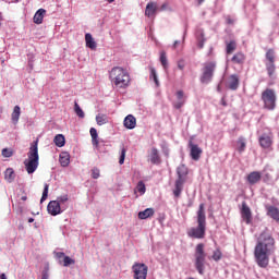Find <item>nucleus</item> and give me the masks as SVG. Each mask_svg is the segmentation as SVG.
<instances>
[{
  "label": "nucleus",
  "instance_id": "13d9d810",
  "mask_svg": "<svg viewBox=\"0 0 279 279\" xmlns=\"http://www.w3.org/2000/svg\"><path fill=\"white\" fill-rule=\"evenodd\" d=\"M217 89H218L219 93H221V86L220 85H218Z\"/></svg>",
  "mask_w": 279,
  "mask_h": 279
},
{
  "label": "nucleus",
  "instance_id": "6e6552de",
  "mask_svg": "<svg viewBox=\"0 0 279 279\" xmlns=\"http://www.w3.org/2000/svg\"><path fill=\"white\" fill-rule=\"evenodd\" d=\"M186 175H189V168L186 166L181 165L178 167V177L179 180L177 181L175 185V197H180V193H182V186L184 182H186Z\"/></svg>",
  "mask_w": 279,
  "mask_h": 279
},
{
  "label": "nucleus",
  "instance_id": "7ed1b4c3",
  "mask_svg": "<svg viewBox=\"0 0 279 279\" xmlns=\"http://www.w3.org/2000/svg\"><path fill=\"white\" fill-rule=\"evenodd\" d=\"M192 239H204L206 236V211L204 210V203L199 205L197 211V227H193L187 232Z\"/></svg>",
  "mask_w": 279,
  "mask_h": 279
},
{
  "label": "nucleus",
  "instance_id": "412c9836",
  "mask_svg": "<svg viewBox=\"0 0 279 279\" xmlns=\"http://www.w3.org/2000/svg\"><path fill=\"white\" fill-rule=\"evenodd\" d=\"M90 136H92V145L96 148L99 149V135L97 134V129L92 128L89 130Z\"/></svg>",
  "mask_w": 279,
  "mask_h": 279
},
{
  "label": "nucleus",
  "instance_id": "c756f323",
  "mask_svg": "<svg viewBox=\"0 0 279 279\" xmlns=\"http://www.w3.org/2000/svg\"><path fill=\"white\" fill-rule=\"evenodd\" d=\"M150 75L149 80L150 82H155L156 86H160V81H158V73H156V69L154 66H149Z\"/></svg>",
  "mask_w": 279,
  "mask_h": 279
},
{
  "label": "nucleus",
  "instance_id": "ddd939ff",
  "mask_svg": "<svg viewBox=\"0 0 279 279\" xmlns=\"http://www.w3.org/2000/svg\"><path fill=\"white\" fill-rule=\"evenodd\" d=\"M156 12H158V4L156 2H148L145 9V16L151 19V16H156Z\"/></svg>",
  "mask_w": 279,
  "mask_h": 279
},
{
  "label": "nucleus",
  "instance_id": "58836bf2",
  "mask_svg": "<svg viewBox=\"0 0 279 279\" xmlns=\"http://www.w3.org/2000/svg\"><path fill=\"white\" fill-rule=\"evenodd\" d=\"M266 60L267 62H276V52L274 51V49H269L266 52Z\"/></svg>",
  "mask_w": 279,
  "mask_h": 279
},
{
  "label": "nucleus",
  "instance_id": "a878e982",
  "mask_svg": "<svg viewBox=\"0 0 279 279\" xmlns=\"http://www.w3.org/2000/svg\"><path fill=\"white\" fill-rule=\"evenodd\" d=\"M231 61L233 64H243L245 62V54L243 52H238L232 57Z\"/></svg>",
  "mask_w": 279,
  "mask_h": 279
},
{
  "label": "nucleus",
  "instance_id": "bb28decb",
  "mask_svg": "<svg viewBox=\"0 0 279 279\" xmlns=\"http://www.w3.org/2000/svg\"><path fill=\"white\" fill-rule=\"evenodd\" d=\"M53 143L57 147H64V145H66V140L64 138V135L58 134L54 136Z\"/></svg>",
  "mask_w": 279,
  "mask_h": 279
},
{
  "label": "nucleus",
  "instance_id": "f8f14e48",
  "mask_svg": "<svg viewBox=\"0 0 279 279\" xmlns=\"http://www.w3.org/2000/svg\"><path fill=\"white\" fill-rule=\"evenodd\" d=\"M241 217L247 226L252 223V209H250V206L245 202L242 203Z\"/></svg>",
  "mask_w": 279,
  "mask_h": 279
},
{
  "label": "nucleus",
  "instance_id": "9b49d317",
  "mask_svg": "<svg viewBox=\"0 0 279 279\" xmlns=\"http://www.w3.org/2000/svg\"><path fill=\"white\" fill-rule=\"evenodd\" d=\"M189 147H190V156L192 160H195V161L199 160L203 154L202 148L197 144H193L192 141H190Z\"/></svg>",
  "mask_w": 279,
  "mask_h": 279
},
{
  "label": "nucleus",
  "instance_id": "680f3d73",
  "mask_svg": "<svg viewBox=\"0 0 279 279\" xmlns=\"http://www.w3.org/2000/svg\"><path fill=\"white\" fill-rule=\"evenodd\" d=\"M189 279H195V278H193V277H190Z\"/></svg>",
  "mask_w": 279,
  "mask_h": 279
},
{
  "label": "nucleus",
  "instance_id": "1a4fd4ad",
  "mask_svg": "<svg viewBox=\"0 0 279 279\" xmlns=\"http://www.w3.org/2000/svg\"><path fill=\"white\" fill-rule=\"evenodd\" d=\"M133 278L134 279H147V272L149 271V267L145 264L135 263L132 266Z\"/></svg>",
  "mask_w": 279,
  "mask_h": 279
},
{
  "label": "nucleus",
  "instance_id": "dca6fc26",
  "mask_svg": "<svg viewBox=\"0 0 279 279\" xmlns=\"http://www.w3.org/2000/svg\"><path fill=\"white\" fill-rule=\"evenodd\" d=\"M263 178V175L260 174V172L258 171H253L247 175V182L248 184H258V182H260V179Z\"/></svg>",
  "mask_w": 279,
  "mask_h": 279
},
{
  "label": "nucleus",
  "instance_id": "4c0bfd02",
  "mask_svg": "<svg viewBox=\"0 0 279 279\" xmlns=\"http://www.w3.org/2000/svg\"><path fill=\"white\" fill-rule=\"evenodd\" d=\"M234 51H236V41L231 40L227 44V53L230 56V53H234Z\"/></svg>",
  "mask_w": 279,
  "mask_h": 279
},
{
  "label": "nucleus",
  "instance_id": "e433bc0d",
  "mask_svg": "<svg viewBox=\"0 0 279 279\" xmlns=\"http://www.w3.org/2000/svg\"><path fill=\"white\" fill-rule=\"evenodd\" d=\"M74 112L75 114H77L80 119H84V117H86V114L84 113V110H82V108L77 102H74Z\"/></svg>",
  "mask_w": 279,
  "mask_h": 279
},
{
  "label": "nucleus",
  "instance_id": "a19ab883",
  "mask_svg": "<svg viewBox=\"0 0 279 279\" xmlns=\"http://www.w3.org/2000/svg\"><path fill=\"white\" fill-rule=\"evenodd\" d=\"M47 197H49V184H45L44 185V192H43V196L40 198V203L43 204V202H45L47 199Z\"/></svg>",
  "mask_w": 279,
  "mask_h": 279
},
{
  "label": "nucleus",
  "instance_id": "49530a36",
  "mask_svg": "<svg viewBox=\"0 0 279 279\" xmlns=\"http://www.w3.org/2000/svg\"><path fill=\"white\" fill-rule=\"evenodd\" d=\"M99 175H100L99 169L98 168H93L92 169V178L94 180H98Z\"/></svg>",
  "mask_w": 279,
  "mask_h": 279
},
{
  "label": "nucleus",
  "instance_id": "603ef678",
  "mask_svg": "<svg viewBox=\"0 0 279 279\" xmlns=\"http://www.w3.org/2000/svg\"><path fill=\"white\" fill-rule=\"evenodd\" d=\"M0 279H8V277L5 276L4 272H2V274L0 275Z\"/></svg>",
  "mask_w": 279,
  "mask_h": 279
},
{
  "label": "nucleus",
  "instance_id": "a18cd8bd",
  "mask_svg": "<svg viewBox=\"0 0 279 279\" xmlns=\"http://www.w3.org/2000/svg\"><path fill=\"white\" fill-rule=\"evenodd\" d=\"M221 256H222L221 251H220V250H216V251L214 252L211 258L217 262V260H221Z\"/></svg>",
  "mask_w": 279,
  "mask_h": 279
},
{
  "label": "nucleus",
  "instance_id": "8fccbe9b",
  "mask_svg": "<svg viewBox=\"0 0 279 279\" xmlns=\"http://www.w3.org/2000/svg\"><path fill=\"white\" fill-rule=\"evenodd\" d=\"M41 279H49V271L48 270L43 271Z\"/></svg>",
  "mask_w": 279,
  "mask_h": 279
},
{
  "label": "nucleus",
  "instance_id": "ea45409f",
  "mask_svg": "<svg viewBox=\"0 0 279 279\" xmlns=\"http://www.w3.org/2000/svg\"><path fill=\"white\" fill-rule=\"evenodd\" d=\"M2 156L3 158H12V156H14V150L12 148H3Z\"/></svg>",
  "mask_w": 279,
  "mask_h": 279
},
{
  "label": "nucleus",
  "instance_id": "de8ad7c7",
  "mask_svg": "<svg viewBox=\"0 0 279 279\" xmlns=\"http://www.w3.org/2000/svg\"><path fill=\"white\" fill-rule=\"evenodd\" d=\"M184 66H186V62L184 60H180L178 62V69H180V71H184Z\"/></svg>",
  "mask_w": 279,
  "mask_h": 279
},
{
  "label": "nucleus",
  "instance_id": "72a5a7b5",
  "mask_svg": "<svg viewBox=\"0 0 279 279\" xmlns=\"http://www.w3.org/2000/svg\"><path fill=\"white\" fill-rule=\"evenodd\" d=\"M96 123L97 125H106V123H108V116L104 113H98L96 116Z\"/></svg>",
  "mask_w": 279,
  "mask_h": 279
},
{
  "label": "nucleus",
  "instance_id": "473e14b6",
  "mask_svg": "<svg viewBox=\"0 0 279 279\" xmlns=\"http://www.w3.org/2000/svg\"><path fill=\"white\" fill-rule=\"evenodd\" d=\"M266 70H267V73H268L269 77H272L274 74L276 73V63L271 62V61H267L266 62Z\"/></svg>",
  "mask_w": 279,
  "mask_h": 279
},
{
  "label": "nucleus",
  "instance_id": "2eb2a0df",
  "mask_svg": "<svg viewBox=\"0 0 279 279\" xmlns=\"http://www.w3.org/2000/svg\"><path fill=\"white\" fill-rule=\"evenodd\" d=\"M259 144L264 149H269L274 145V141H271V136L264 134L259 137Z\"/></svg>",
  "mask_w": 279,
  "mask_h": 279
},
{
  "label": "nucleus",
  "instance_id": "a211bd4d",
  "mask_svg": "<svg viewBox=\"0 0 279 279\" xmlns=\"http://www.w3.org/2000/svg\"><path fill=\"white\" fill-rule=\"evenodd\" d=\"M228 88L230 90H236L239 88V75L233 74L229 76Z\"/></svg>",
  "mask_w": 279,
  "mask_h": 279
},
{
  "label": "nucleus",
  "instance_id": "f3484780",
  "mask_svg": "<svg viewBox=\"0 0 279 279\" xmlns=\"http://www.w3.org/2000/svg\"><path fill=\"white\" fill-rule=\"evenodd\" d=\"M267 215L279 223V209L274 206H266Z\"/></svg>",
  "mask_w": 279,
  "mask_h": 279
},
{
  "label": "nucleus",
  "instance_id": "423d86ee",
  "mask_svg": "<svg viewBox=\"0 0 279 279\" xmlns=\"http://www.w3.org/2000/svg\"><path fill=\"white\" fill-rule=\"evenodd\" d=\"M195 267H196V271H198V274L201 276H204V266L206 265V252H204V244L199 243L196 245L195 248Z\"/></svg>",
  "mask_w": 279,
  "mask_h": 279
},
{
  "label": "nucleus",
  "instance_id": "5fc2aeb1",
  "mask_svg": "<svg viewBox=\"0 0 279 279\" xmlns=\"http://www.w3.org/2000/svg\"><path fill=\"white\" fill-rule=\"evenodd\" d=\"M22 202H27V196H22Z\"/></svg>",
  "mask_w": 279,
  "mask_h": 279
},
{
  "label": "nucleus",
  "instance_id": "c9c22d12",
  "mask_svg": "<svg viewBox=\"0 0 279 279\" xmlns=\"http://www.w3.org/2000/svg\"><path fill=\"white\" fill-rule=\"evenodd\" d=\"M196 38L198 41V47H199V49H202L204 47V43H206V39L204 38V32L198 31L196 34Z\"/></svg>",
  "mask_w": 279,
  "mask_h": 279
},
{
  "label": "nucleus",
  "instance_id": "f704fd0d",
  "mask_svg": "<svg viewBox=\"0 0 279 279\" xmlns=\"http://www.w3.org/2000/svg\"><path fill=\"white\" fill-rule=\"evenodd\" d=\"M245 147H247V143L243 137H239L238 140V151L239 154H243L245 151Z\"/></svg>",
  "mask_w": 279,
  "mask_h": 279
},
{
  "label": "nucleus",
  "instance_id": "39448f33",
  "mask_svg": "<svg viewBox=\"0 0 279 279\" xmlns=\"http://www.w3.org/2000/svg\"><path fill=\"white\" fill-rule=\"evenodd\" d=\"M260 99L264 104V110H276V101H278L276 90L272 88H266L264 92H262Z\"/></svg>",
  "mask_w": 279,
  "mask_h": 279
},
{
  "label": "nucleus",
  "instance_id": "393cba45",
  "mask_svg": "<svg viewBox=\"0 0 279 279\" xmlns=\"http://www.w3.org/2000/svg\"><path fill=\"white\" fill-rule=\"evenodd\" d=\"M153 215H155L154 208H146L145 210L140 211L137 217L138 219H149Z\"/></svg>",
  "mask_w": 279,
  "mask_h": 279
},
{
  "label": "nucleus",
  "instance_id": "5701e85b",
  "mask_svg": "<svg viewBox=\"0 0 279 279\" xmlns=\"http://www.w3.org/2000/svg\"><path fill=\"white\" fill-rule=\"evenodd\" d=\"M149 160L151 165H160V155L158 154V149L151 148L149 154Z\"/></svg>",
  "mask_w": 279,
  "mask_h": 279
},
{
  "label": "nucleus",
  "instance_id": "6e6d98bb",
  "mask_svg": "<svg viewBox=\"0 0 279 279\" xmlns=\"http://www.w3.org/2000/svg\"><path fill=\"white\" fill-rule=\"evenodd\" d=\"M28 223H34V218H29Z\"/></svg>",
  "mask_w": 279,
  "mask_h": 279
},
{
  "label": "nucleus",
  "instance_id": "4be33fe9",
  "mask_svg": "<svg viewBox=\"0 0 279 279\" xmlns=\"http://www.w3.org/2000/svg\"><path fill=\"white\" fill-rule=\"evenodd\" d=\"M85 41H86V47H88V49H92L93 51L97 49V41H95V39L93 38V35H90L89 33L85 35Z\"/></svg>",
  "mask_w": 279,
  "mask_h": 279
},
{
  "label": "nucleus",
  "instance_id": "b1692460",
  "mask_svg": "<svg viewBox=\"0 0 279 279\" xmlns=\"http://www.w3.org/2000/svg\"><path fill=\"white\" fill-rule=\"evenodd\" d=\"M186 104V96L184 95V92L179 90L177 93V102H175V108H182Z\"/></svg>",
  "mask_w": 279,
  "mask_h": 279
},
{
  "label": "nucleus",
  "instance_id": "c03bdc74",
  "mask_svg": "<svg viewBox=\"0 0 279 279\" xmlns=\"http://www.w3.org/2000/svg\"><path fill=\"white\" fill-rule=\"evenodd\" d=\"M125 154H128V149H125V147H122L121 154H120V159H119V165H123L125 162Z\"/></svg>",
  "mask_w": 279,
  "mask_h": 279
},
{
  "label": "nucleus",
  "instance_id": "bf43d9fd",
  "mask_svg": "<svg viewBox=\"0 0 279 279\" xmlns=\"http://www.w3.org/2000/svg\"><path fill=\"white\" fill-rule=\"evenodd\" d=\"M108 1V3H112V2H114V0H107Z\"/></svg>",
  "mask_w": 279,
  "mask_h": 279
},
{
  "label": "nucleus",
  "instance_id": "9d476101",
  "mask_svg": "<svg viewBox=\"0 0 279 279\" xmlns=\"http://www.w3.org/2000/svg\"><path fill=\"white\" fill-rule=\"evenodd\" d=\"M47 210L52 217H57V215H62V213H64V209L57 201H50Z\"/></svg>",
  "mask_w": 279,
  "mask_h": 279
},
{
  "label": "nucleus",
  "instance_id": "0eeeda50",
  "mask_svg": "<svg viewBox=\"0 0 279 279\" xmlns=\"http://www.w3.org/2000/svg\"><path fill=\"white\" fill-rule=\"evenodd\" d=\"M217 69V61H207L203 64L202 84H210Z\"/></svg>",
  "mask_w": 279,
  "mask_h": 279
},
{
  "label": "nucleus",
  "instance_id": "4468645a",
  "mask_svg": "<svg viewBox=\"0 0 279 279\" xmlns=\"http://www.w3.org/2000/svg\"><path fill=\"white\" fill-rule=\"evenodd\" d=\"M123 125L126 130H134V128H136V118L133 114L126 116L124 118Z\"/></svg>",
  "mask_w": 279,
  "mask_h": 279
},
{
  "label": "nucleus",
  "instance_id": "6ab92c4d",
  "mask_svg": "<svg viewBox=\"0 0 279 279\" xmlns=\"http://www.w3.org/2000/svg\"><path fill=\"white\" fill-rule=\"evenodd\" d=\"M59 162L61 167H69L71 163V155L66 151L61 153L59 156Z\"/></svg>",
  "mask_w": 279,
  "mask_h": 279
},
{
  "label": "nucleus",
  "instance_id": "864d4df0",
  "mask_svg": "<svg viewBox=\"0 0 279 279\" xmlns=\"http://www.w3.org/2000/svg\"><path fill=\"white\" fill-rule=\"evenodd\" d=\"M227 23H229V25H232V23H234V21H232L231 19H228Z\"/></svg>",
  "mask_w": 279,
  "mask_h": 279
},
{
  "label": "nucleus",
  "instance_id": "f257e3e1",
  "mask_svg": "<svg viewBox=\"0 0 279 279\" xmlns=\"http://www.w3.org/2000/svg\"><path fill=\"white\" fill-rule=\"evenodd\" d=\"M276 252V240L269 233H262L254 250L255 260L258 267H269V256Z\"/></svg>",
  "mask_w": 279,
  "mask_h": 279
},
{
  "label": "nucleus",
  "instance_id": "20e7f679",
  "mask_svg": "<svg viewBox=\"0 0 279 279\" xmlns=\"http://www.w3.org/2000/svg\"><path fill=\"white\" fill-rule=\"evenodd\" d=\"M27 156L28 159L24 161V165L27 173L32 174L38 169V160H40L38 155V140L31 144Z\"/></svg>",
  "mask_w": 279,
  "mask_h": 279
},
{
  "label": "nucleus",
  "instance_id": "4d7b16f0",
  "mask_svg": "<svg viewBox=\"0 0 279 279\" xmlns=\"http://www.w3.org/2000/svg\"><path fill=\"white\" fill-rule=\"evenodd\" d=\"M204 1H205V0H197L198 5H202V3H203Z\"/></svg>",
  "mask_w": 279,
  "mask_h": 279
},
{
  "label": "nucleus",
  "instance_id": "09e8293b",
  "mask_svg": "<svg viewBox=\"0 0 279 279\" xmlns=\"http://www.w3.org/2000/svg\"><path fill=\"white\" fill-rule=\"evenodd\" d=\"M64 256H66V255L64 254V252H57V253H56V258H58L59 260L62 259V258L64 259Z\"/></svg>",
  "mask_w": 279,
  "mask_h": 279
},
{
  "label": "nucleus",
  "instance_id": "f03ea898",
  "mask_svg": "<svg viewBox=\"0 0 279 279\" xmlns=\"http://www.w3.org/2000/svg\"><path fill=\"white\" fill-rule=\"evenodd\" d=\"M109 80L114 88H119L125 90V88L130 87L132 78L130 77V73L128 70L121 66H114L109 72Z\"/></svg>",
  "mask_w": 279,
  "mask_h": 279
},
{
  "label": "nucleus",
  "instance_id": "37998d69",
  "mask_svg": "<svg viewBox=\"0 0 279 279\" xmlns=\"http://www.w3.org/2000/svg\"><path fill=\"white\" fill-rule=\"evenodd\" d=\"M70 265H75V259L65 255L63 257V267H70Z\"/></svg>",
  "mask_w": 279,
  "mask_h": 279
},
{
  "label": "nucleus",
  "instance_id": "3c124183",
  "mask_svg": "<svg viewBox=\"0 0 279 279\" xmlns=\"http://www.w3.org/2000/svg\"><path fill=\"white\" fill-rule=\"evenodd\" d=\"M221 106H223V107L228 106V102L226 101V98L221 99Z\"/></svg>",
  "mask_w": 279,
  "mask_h": 279
},
{
  "label": "nucleus",
  "instance_id": "2f4dec72",
  "mask_svg": "<svg viewBox=\"0 0 279 279\" xmlns=\"http://www.w3.org/2000/svg\"><path fill=\"white\" fill-rule=\"evenodd\" d=\"M159 60L161 62V66H163L165 70L169 69V61L167 59V52L165 50L160 51Z\"/></svg>",
  "mask_w": 279,
  "mask_h": 279
},
{
  "label": "nucleus",
  "instance_id": "7c9ffc66",
  "mask_svg": "<svg viewBox=\"0 0 279 279\" xmlns=\"http://www.w3.org/2000/svg\"><path fill=\"white\" fill-rule=\"evenodd\" d=\"M11 118L13 123H19V119H21V107L19 106L14 107Z\"/></svg>",
  "mask_w": 279,
  "mask_h": 279
},
{
  "label": "nucleus",
  "instance_id": "c85d7f7f",
  "mask_svg": "<svg viewBox=\"0 0 279 279\" xmlns=\"http://www.w3.org/2000/svg\"><path fill=\"white\" fill-rule=\"evenodd\" d=\"M16 178V174L14 173V169L12 168H8L4 171V180H7V182L12 183V181Z\"/></svg>",
  "mask_w": 279,
  "mask_h": 279
},
{
  "label": "nucleus",
  "instance_id": "cd10ccee",
  "mask_svg": "<svg viewBox=\"0 0 279 279\" xmlns=\"http://www.w3.org/2000/svg\"><path fill=\"white\" fill-rule=\"evenodd\" d=\"M56 202L61 206L63 210H66V203L69 202V194H63L57 197Z\"/></svg>",
  "mask_w": 279,
  "mask_h": 279
},
{
  "label": "nucleus",
  "instance_id": "aec40b11",
  "mask_svg": "<svg viewBox=\"0 0 279 279\" xmlns=\"http://www.w3.org/2000/svg\"><path fill=\"white\" fill-rule=\"evenodd\" d=\"M46 13L47 11L45 9H39L33 17L34 23H36V25L43 24V19H45Z\"/></svg>",
  "mask_w": 279,
  "mask_h": 279
},
{
  "label": "nucleus",
  "instance_id": "79ce46f5",
  "mask_svg": "<svg viewBox=\"0 0 279 279\" xmlns=\"http://www.w3.org/2000/svg\"><path fill=\"white\" fill-rule=\"evenodd\" d=\"M136 191L140 193V195H145V183L143 181H140L136 185Z\"/></svg>",
  "mask_w": 279,
  "mask_h": 279
},
{
  "label": "nucleus",
  "instance_id": "052dcab7",
  "mask_svg": "<svg viewBox=\"0 0 279 279\" xmlns=\"http://www.w3.org/2000/svg\"><path fill=\"white\" fill-rule=\"evenodd\" d=\"M266 180H269V174H266Z\"/></svg>",
  "mask_w": 279,
  "mask_h": 279
}]
</instances>
